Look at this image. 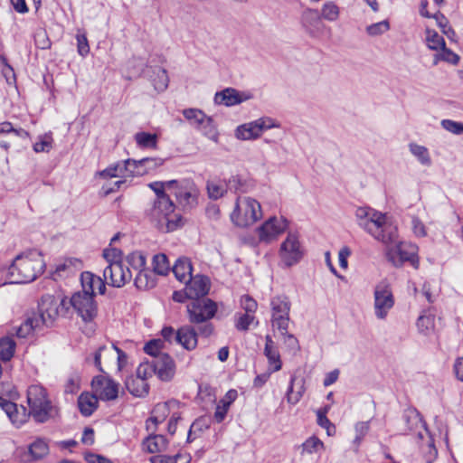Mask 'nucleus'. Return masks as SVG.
Listing matches in <instances>:
<instances>
[{
  "label": "nucleus",
  "mask_w": 463,
  "mask_h": 463,
  "mask_svg": "<svg viewBox=\"0 0 463 463\" xmlns=\"http://www.w3.org/2000/svg\"><path fill=\"white\" fill-rule=\"evenodd\" d=\"M358 225L383 243L396 241L397 227L388 222L382 213L369 207H359L355 211Z\"/></svg>",
  "instance_id": "1"
},
{
  "label": "nucleus",
  "mask_w": 463,
  "mask_h": 463,
  "mask_svg": "<svg viewBox=\"0 0 463 463\" xmlns=\"http://www.w3.org/2000/svg\"><path fill=\"white\" fill-rule=\"evenodd\" d=\"M358 225L383 243L396 241L397 227L388 222L382 213L369 207H359L355 211Z\"/></svg>",
  "instance_id": "2"
},
{
  "label": "nucleus",
  "mask_w": 463,
  "mask_h": 463,
  "mask_svg": "<svg viewBox=\"0 0 463 463\" xmlns=\"http://www.w3.org/2000/svg\"><path fill=\"white\" fill-rule=\"evenodd\" d=\"M45 268L43 255L36 250L18 255L8 268L12 283H28L41 275Z\"/></svg>",
  "instance_id": "3"
},
{
  "label": "nucleus",
  "mask_w": 463,
  "mask_h": 463,
  "mask_svg": "<svg viewBox=\"0 0 463 463\" xmlns=\"http://www.w3.org/2000/svg\"><path fill=\"white\" fill-rule=\"evenodd\" d=\"M150 222L162 232H171L183 226L182 216L175 213V205L171 199L154 201L146 210Z\"/></svg>",
  "instance_id": "4"
},
{
  "label": "nucleus",
  "mask_w": 463,
  "mask_h": 463,
  "mask_svg": "<svg viewBox=\"0 0 463 463\" xmlns=\"http://www.w3.org/2000/svg\"><path fill=\"white\" fill-rule=\"evenodd\" d=\"M186 309L190 323L198 325L199 335L203 337L211 336L214 326L210 320L217 313V304L210 298L194 299L187 304Z\"/></svg>",
  "instance_id": "5"
},
{
  "label": "nucleus",
  "mask_w": 463,
  "mask_h": 463,
  "mask_svg": "<svg viewBox=\"0 0 463 463\" xmlns=\"http://www.w3.org/2000/svg\"><path fill=\"white\" fill-rule=\"evenodd\" d=\"M27 403L29 416H33L37 422H45L52 415V405L47 398L45 389L40 385H31L27 390Z\"/></svg>",
  "instance_id": "6"
},
{
  "label": "nucleus",
  "mask_w": 463,
  "mask_h": 463,
  "mask_svg": "<svg viewBox=\"0 0 463 463\" xmlns=\"http://www.w3.org/2000/svg\"><path fill=\"white\" fill-rule=\"evenodd\" d=\"M262 217L260 203L251 197H238L231 220L239 227H247Z\"/></svg>",
  "instance_id": "7"
},
{
  "label": "nucleus",
  "mask_w": 463,
  "mask_h": 463,
  "mask_svg": "<svg viewBox=\"0 0 463 463\" xmlns=\"http://www.w3.org/2000/svg\"><path fill=\"white\" fill-rule=\"evenodd\" d=\"M66 304L65 298L59 300L52 295H45L42 297L38 305V312L33 315L42 326H51Z\"/></svg>",
  "instance_id": "8"
},
{
  "label": "nucleus",
  "mask_w": 463,
  "mask_h": 463,
  "mask_svg": "<svg viewBox=\"0 0 463 463\" xmlns=\"http://www.w3.org/2000/svg\"><path fill=\"white\" fill-rule=\"evenodd\" d=\"M271 323L281 335L287 334L291 303L286 295H277L270 299Z\"/></svg>",
  "instance_id": "9"
},
{
  "label": "nucleus",
  "mask_w": 463,
  "mask_h": 463,
  "mask_svg": "<svg viewBox=\"0 0 463 463\" xmlns=\"http://www.w3.org/2000/svg\"><path fill=\"white\" fill-rule=\"evenodd\" d=\"M279 127L280 124L276 119L269 117H262L237 127L235 136L241 140L257 139L263 131Z\"/></svg>",
  "instance_id": "10"
},
{
  "label": "nucleus",
  "mask_w": 463,
  "mask_h": 463,
  "mask_svg": "<svg viewBox=\"0 0 463 463\" xmlns=\"http://www.w3.org/2000/svg\"><path fill=\"white\" fill-rule=\"evenodd\" d=\"M374 314L378 319H385L394 306V297L387 280L376 284L373 291Z\"/></svg>",
  "instance_id": "11"
},
{
  "label": "nucleus",
  "mask_w": 463,
  "mask_h": 463,
  "mask_svg": "<svg viewBox=\"0 0 463 463\" xmlns=\"http://www.w3.org/2000/svg\"><path fill=\"white\" fill-rule=\"evenodd\" d=\"M385 244L389 246L387 250L388 260L394 266H402L406 261L414 262L417 252L416 245L400 241L398 236L395 241Z\"/></svg>",
  "instance_id": "12"
},
{
  "label": "nucleus",
  "mask_w": 463,
  "mask_h": 463,
  "mask_svg": "<svg viewBox=\"0 0 463 463\" xmlns=\"http://www.w3.org/2000/svg\"><path fill=\"white\" fill-rule=\"evenodd\" d=\"M69 303L85 322L91 321L97 315V305L91 293L87 291L76 292L72 295Z\"/></svg>",
  "instance_id": "13"
},
{
  "label": "nucleus",
  "mask_w": 463,
  "mask_h": 463,
  "mask_svg": "<svg viewBox=\"0 0 463 463\" xmlns=\"http://www.w3.org/2000/svg\"><path fill=\"white\" fill-rule=\"evenodd\" d=\"M173 194L184 209H192L197 205L199 191L194 182L190 180H176V184L173 187Z\"/></svg>",
  "instance_id": "14"
},
{
  "label": "nucleus",
  "mask_w": 463,
  "mask_h": 463,
  "mask_svg": "<svg viewBox=\"0 0 463 463\" xmlns=\"http://www.w3.org/2000/svg\"><path fill=\"white\" fill-rule=\"evenodd\" d=\"M288 227V221L283 217H270L257 229L259 241L270 243L283 233Z\"/></svg>",
  "instance_id": "15"
},
{
  "label": "nucleus",
  "mask_w": 463,
  "mask_h": 463,
  "mask_svg": "<svg viewBox=\"0 0 463 463\" xmlns=\"http://www.w3.org/2000/svg\"><path fill=\"white\" fill-rule=\"evenodd\" d=\"M281 261L287 266L290 267L301 260L303 251L296 234L288 233L286 240L281 243L279 251Z\"/></svg>",
  "instance_id": "16"
},
{
  "label": "nucleus",
  "mask_w": 463,
  "mask_h": 463,
  "mask_svg": "<svg viewBox=\"0 0 463 463\" xmlns=\"http://www.w3.org/2000/svg\"><path fill=\"white\" fill-rule=\"evenodd\" d=\"M103 277L108 284L121 288L131 279L132 274L121 261H112L104 269Z\"/></svg>",
  "instance_id": "17"
},
{
  "label": "nucleus",
  "mask_w": 463,
  "mask_h": 463,
  "mask_svg": "<svg viewBox=\"0 0 463 463\" xmlns=\"http://www.w3.org/2000/svg\"><path fill=\"white\" fill-rule=\"evenodd\" d=\"M95 395L102 401H113L118 398V383L105 375L95 376L91 382Z\"/></svg>",
  "instance_id": "18"
},
{
  "label": "nucleus",
  "mask_w": 463,
  "mask_h": 463,
  "mask_svg": "<svg viewBox=\"0 0 463 463\" xmlns=\"http://www.w3.org/2000/svg\"><path fill=\"white\" fill-rule=\"evenodd\" d=\"M154 373L165 382L170 381L175 373V364L168 354H159L151 361Z\"/></svg>",
  "instance_id": "19"
},
{
  "label": "nucleus",
  "mask_w": 463,
  "mask_h": 463,
  "mask_svg": "<svg viewBox=\"0 0 463 463\" xmlns=\"http://www.w3.org/2000/svg\"><path fill=\"white\" fill-rule=\"evenodd\" d=\"M253 95L250 91H240L233 88H226L217 92L214 97L216 104H223L226 107H232L251 99Z\"/></svg>",
  "instance_id": "20"
},
{
  "label": "nucleus",
  "mask_w": 463,
  "mask_h": 463,
  "mask_svg": "<svg viewBox=\"0 0 463 463\" xmlns=\"http://www.w3.org/2000/svg\"><path fill=\"white\" fill-rule=\"evenodd\" d=\"M184 283L189 299L192 300L204 298L210 290V280L203 275L192 276Z\"/></svg>",
  "instance_id": "21"
},
{
  "label": "nucleus",
  "mask_w": 463,
  "mask_h": 463,
  "mask_svg": "<svg viewBox=\"0 0 463 463\" xmlns=\"http://www.w3.org/2000/svg\"><path fill=\"white\" fill-rule=\"evenodd\" d=\"M104 353L109 354L111 358H114L115 354H117L118 370H121L127 364V354L115 345H111L110 346L101 345L93 354V364L102 373L104 371L101 366V355Z\"/></svg>",
  "instance_id": "22"
},
{
  "label": "nucleus",
  "mask_w": 463,
  "mask_h": 463,
  "mask_svg": "<svg viewBox=\"0 0 463 463\" xmlns=\"http://www.w3.org/2000/svg\"><path fill=\"white\" fill-rule=\"evenodd\" d=\"M0 407L16 427H20L28 420V414L24 406L18 408L15 403L0 397Z\"/></svg>",
  "instance_id": "23"
},
{
  "label": "nucleus",
  "mask_w": 463,
  "mask_h": 463,
  "mask_svg": "<svg viewBox=\"0 0 463 463\" xmlns=\"http://www.w3.org/2000/svg\"><path fill=\"white\" fill-rule=\"evenodd\" d=\"M198 334L193 326H184L176 331L175 342L188 351L194 350L198 345Z\"/></svg>",
  "instance_id": "24"
},
{
  "label": "nucleus",
  "mask_w": 463,
  "mask_h": 463,
  "mask_svg": "<svg viewBox=\"0 0 463 463\" xmlns=\"http://www.w3.org/2000/svg\"><path fill=\"white\" fill-rule=\"evenodd\" d=\"M80 279L82 285V291L91 293L92 297H94V294L96 292V286H99V293L101 295L105 293V282L101 279L100 277L95 276L90 272H83L81 274Z\"/></svg>",
  "instance_id": "25"
},
{
  "label": "nucleus",
  "mask_w": 463,
  "mask_h": 463,
  "mask_svg": "<svg viewBox=\"0 0 463 463\" xmlns=\"http://www.w3.org/2000/svg\"><path fill=\"white\" fill-rule=\"evenodd\" d=\"M12 136L17 137L22 139H27L30 137V134L25 129L19 128H14L12 123L5 121L0 123V146L5 149H8L9 142L7 140L3 139V136Z\"/></svg>",
  "instance_id": "26"
},
{
  "label": "nucleus",
  "mask_w": 463,
  "mask_h": 463,
  "mask_svg": "<svg viewBox=\"0 0 463 463\" xmlns=\"http://www.w3.org/2000/svg\"><path fill=\"white\" fill-rule=\"evenodd\" d=\"M98 396L89 392H83L78 398V407L80 413L85 416H90L98 408Z\"/></svg>",
  "instance_id": "27"
},
{
  "label": "nucleus",
  "mask_w": 463,
  "mask_h": 463,
  "mask_svg": "<svg viewBox=\"0 0 463 463\" xmlns=\"http://www.w3.org/2000/svg\"><path fill=\"white\" fill-rule=\"evenodd\" d=\"M173 273L177 280L185 282L188 279H192L193 267L191 261L187 258H179L173 266Z\"/></svg>",
  "instance_id": "28"
},
{
  "label": "nucleus",
  "mask_w": 463,
  "mask_h": 463,
  "mask_svg": "<svg viewBox=\"0 0 463 463\" xmlns=\"http://www.w3.org/2000/svg\"><path fill=\"white\" fill-rule=\"evenodd\" d=\"M167 439L164 435L150 433L143 441L144 449L148 453L160 452L166 449Z\"/></svg>",
  "instance_id": "29"
},
{
  "label": "nucleus",
  "mask_w": 463,
  "mask_h": 463,
  "mask_svg": "<svg viewBox=\"0 0 463 463\" xmlns=\"http://www.w3.org/2000/svg\"><path fill=\"white\" fill-rule=\"evenodd\" d=\"M125 385L128 391L136 397L146 396L149 391L147 383L136 376L128 377Z\"/></svg>",
  "instance_id": "30"
},
{
  "label": "nucleus",
  "mask_w": 463,
  "mask_h": 463,
  "mask_svg": "<svg viewBox=\"0 0 463 463\" xmlns=\"http://www.w3.org/2000/svg\"><path fill=\"white\" fill-rule=\"evenodd\" d=\"M156 284L155 273L147 269L139 270L135 278V286L139 289L146 290L154 288Z\"/></svg>",
  "instance_id": "31"
},
{
  "label": "nucleus",
  "mask_w": 463,
  "mask_h": 463,
  "mask_svg": "<svg viewBox=\"0 0 463 463\" xmlns=\"http://www.w3.org/2000/svg\"><path fill=\"white\" fill-rule=\"evenodd\" d=\"M252 187L250 181L241 178L239 175H234L229 178L226 182V189L233 193H247Z\"/></svg>",
  "instance_id": "32"
},
{
  "label": "nucleus",
  "mask_w": 463,
  "mask_h": 463,
  "mask_svg": "<svg viewBox=\"0 0 463 463\" xmlns=\"http://www.w3.org/2000/svg\"><path fill=\"white\" fill-rule=\"evenodd\" d=\"M43 326L37 322L36 317L32 315L22 325L15 328V334L20 338L28 336L33 331L41 329Z\"/></svg>",
  "instance_id": "33"
},
{
  "label": "nucleus",
  "mask_w": 463,
  "mask_h": 463,
  "mask_svg": "<svg viewBox=\"0 0 463 463\" xmlns=\"http://www.w3.org/2000/svg\"><path fill=\"white\" fill-rule=\"evenodd\" d=\"M297 381H298V379L296 376H291L289 386L288 388L287 394H286L288 402L292 405L297 404L300 401V399L304 393V391H305L304 385H303V380L301 379L298 383V384L299 385L298 388V391L294 392V385L296 384Z\"/></svg>",
  "instance_id": "34"
},
{
  "label": "nucleus",
  "mask_w": 463,
  "mask_h": 463,
  "mask_svg": "<svg viewBox=\"0 0 463 463\" xmlns=\"http://www.w3.org/2000/svg\"><path fill=\"white\" fill-rule=\"evenodd\" d=\"M176 184V180H170L165 182H153L148 184L149 188L152 189L156 197L154 201H162L163 199H170L165 194V189L173 190L174 184Z\"/></svg>",
  "instance_id": "35"
},
{
  "label": "nucleus",
  "mask_w": 463,
  "mask_h": 463,
  "mask_svg": "<svg viewBox=\"0 0 463 463\" xmlns=\"http://www.w3.org/2000/svg\"><path fill=\"white\" fill-rule=\"evenodd\" d=\"M425 33L427 45L430 50L439 52L446 46L444 38L436 31L428 28Z\"/></svg>",
  "instance_id": "36"
},
{
  "label": "nucleus",
  "mask_w": 463,
  "mask_h": 463,
  "mask_svg": "<svg viewBox=\"0 0 463 463\" xmlns=\"http://www.w3.org/2000/svg\"><path fill=\"white\" fill-rule=\"evenodd\" d=\"M155 77L152 78V82L155 89L157 91H164L167 89L169 83V78L167 71L161 68L156 67L154 71Z\"/></svg>",
  "instance_id": "37"
},
{
  "label": "nucleus",
  "mask_w": 463,
  "mask_h": 463,
  "mask_svg": "<svg viewBox=\"0 0 463 463\" xmlns=\"http://www.w3.org/2000/svg\"><path fill=\"white\" fill-rule=\"evenodd\" d=\"M135 140L141 148H156L157 145V136L147 132L137 133Z\"/></svg>",
  "instance_id": "38"
},
{
  "label": "nucleus",
  "mask_w": 463,
  "mask_h": 463,
  "mask_svg": "<svg viewBox=\"0 0 463 463\" xmlns=\"http://www.w3.org/2000/svg\"><path fill=\"white\" fill-rule=\"evenodd\" d=\"M405 420L410 431H415L420 439H422L421 430H425L424 423L420 415L416 412H411L405 415Z\"/></svg>",
  "instance_id": "39"
},
{
  "label": "nucleus",
  "mask_w": 463,
  "mask_h": 463,
  "mask_svg": "<svg viewBox=\"0 0 463 463\" xmlns=\"http://www.w3.org/2000/svg\"><path fill=\"white\" fill-rule=\"evenodd\" d=\"M15 342L10 337L0 339V359L9 361L14 354Z\"/></svg>",
  "instance_id": "40"
},
{
  "label": "nucleus",
  "mask_w": 463,
  "mask_h": 463,
  "mask_svg": "<svg viewBox=\"0 0 463 463\" xmlns=\"http://www.w3.org/2000/svg\"><path fill=\"white\" fill-rule=\"evenodd\" d=\"M170 269L167 257L164 253H159L153 258V270L154 273L165 276Z\"/></svg>",
  "instance_id": "41"
},
{
  "label": "nucleus",
  "mask_w": 463,
  "mask_h": 463,
  "mask_svg": "<svg viewBox=\"0 0 463 463\" xmlns=\"http://www.w3.org/2000/svg\"><path fill=\"white\" fill-rule=\"evenodd\" d=\"M197 128L209 139L213 140L215 142L217 141L218 133L212 118L206 116L203 122L199 124Z\"/></svg>",
  "instance_id": "42"
},
{
  "label": "nucleus",
  "mask_w": 463,
  "mask_h": 463,
  "mask_svg": "<svg viewBox=\"0 0 463 463\" xmlns=\"http://www.w3.org/2000/svg\"><path fill=\"white\" fill-rule=\"evenodd\" d=\"M264 354L269 361L270 373L278 372L281 369L282 362L280 360V354L277 347L264 349Z\"/></svg>",
  "instance_id": "43"
},
{
  "label": "nucleus",
  "mask_w": 463,
  "mask_h": 463,
  "mask_svg": "<svg viewBox=\"0 0 463 463\" xmlns=\"http://www.w3.org/2000/svg\"><path fill=\"white\" fill-rule=\"evenodd\" d=\"M440 61L457 64L459 61V56L445 46L434 55L433 64L437 65Z\"/></svg>",
  "instance_id": "44"
},
{
  "label": "nucleus",
  "mask_w": 463,
  "mask_h": 463,
  "mask_svg": "<svg viewBox=\"0 0 463 463\" xmlns=\"http://www.w3.org/2000/svg\"><path fill=\"white\" fill-rule=\"evenodd\" d=\"M53 138L51 132L39 136V141L33 146L35 153H48L52 148Z\"/></svg>",
  "instance_id": "45"
},
{
  "label": "nucleus",
  "mask_w": 463,
  "mask_h": 463,
  "mask_svg": "<svg viewBox=\"0 0 463 463\" xmlns=\"http://www.w3.org/2000/svg\"><path fill=\"white\" fill-rule=\"evenodd\" d=\"M433 18L436 20L438 26L441 29L442 33L449 38L453 39L456 36L454 29L449 25L448 18L441 14L437 12L433 14Z\"/></svg>",
  "instance_id": "46"
},
{
  "label": "nucleus",
  "mask_w": 463,
  "mask_h": 463,
  "mask_svg": "<svg viewBox=\"0 0 463 463\" xmlns=\"http://www.w3.org/2000/svg\"><path fill=\"white\" fill-rule=\"evenodd\" d=\"M410 151L422 165H430L431 164L428 149L425 146L417 144H411Z\"/></svg>",
  "instance_id": "47"
},
{
  "label": "nucleus",
  "mask_w": 463,
  "mask_h": 463,
  "mask_svg": "<svg viewBox=\"0 0 463 463\" xmlns=\"http://www.w3.org/2000/svg\"><path fill=\"white\" fill-rule=\"evenodd\" d=\"M301 453L313 454L324 448V443L316 436L308 438L302 445Z\"/></svg>",
  "instance_id": "48"
},
{
  "label": "nucleus",
  "mask_w": 463,
  "mask_h": 463,
  "mask_svg": "<svg viewBox=\"0 0 463 463\" xmlns=\"http://www.w3.org/2000/svg\"><path fill=\"white\" fill-rule=\"evenodd\" d=\"M29 451L34 459H39L48 454L49 448L44 440L37 439L30 445Z\"/></svg>",
  "instance_id": "49"
},
{
  "label": "nucleus",
  "mask_w": 463,
  "mask_h": 463,
  "mask_svg": "<svg viewBox=\"0 0 463 463\" xmlns=\"http://www.w3.org/2000/svg\"><path fill=\"white\" fill-rule=\"evenodd\" d=\"M184 117L195 128L199 126L206 117V115L197 109H186L183 110Z\"/></svg>",
  "instance_id": "50"
},
{
  "label": "nucleus",
  "mask_w": 463,
  "mask_h": 463,
  "mask_svg": "<svg viewBox=\"0 0 463 463\" xmlns=\"http://www.w3.org/2000/svg\"><path fill=\"white\" fill-rule=\"evenodd\" d=\"M120 162L124 177L142 175L143 171H136L138 167L139 160L127 159Z\"/></svg>",
  "instance_id": "51"
},
{
  "label": "nucleus",
  "mask_w": 463,
  "mask_h": 463,
  "mask_svg": "<svg viewBox=\"0 0 463 463\" xmlns=\"http://www.w3.org/2000/svg\"><path fill=\"white\" fill-rule=\"evenodd\" d=\"M164 347V342L161 339H152L147 342L144 346V351L146 354L151 355L153 359H156V355L164 354L162 352Z\"/></svg>",
  "instance_id": "52"
},
{
  "label": "nucleus",
  "mask_w": 463,
  "mask_h": 463,
  "mask_svg": "<svg viewBox=\"0 0 463 463\" xmlns=\"http://www.w3.org/2000/svg\"><path fill=\"white\" fill-rule=\"evenodd\" d=\"M321 14L327 21H335L339 16V8L333 2H327L323 5Z\"/></svg>",
  "instance_id": "53"
},
{
  "label": "nucleus",
  "mask_w": 463,
  "mask_h": 463,
  "mask_svg": "<svg viewBox=\"0 0 463 463\" xmlns=\"http://www.w3.org/2000/svg\"><path fill=\"white\" fill-rule=\"evenodd\" d=\"M98 175L102 178H113L123 176V171L121 166V162L118 161L115 164L109 165L102 171H99Z\"/></svg>",
  "instance_id": "54"
},
{
  "label": "nucleus",
  "mask_w": 463,
  "mask_h": 463,
  "mask_svg": "<svg viewBox=\"0 0 463 463\" xmlns=\"http://www.w3.org/2000/svg\"><path fill=\"white\" fill-rule=\"evenodd\" d=\"M207 191L210 198L217 200L223 196L224 193L227 191L226 184L224 185L217 182H208Z\"/></svg>",
  "instance_id": "55"
},
{
  "label": "nucleus",
  "mask_w": 463,
  "mask_h": 463,
  "mask_svg": "<svg viewBox=\"0 0 463 463\" xmlns=\"http://www.w3.org/2000/svg\"><path fill=\"white\" fill-rule=\"evenodd\" d=\"M390 29V24L387 20H383L373 24H370L366 27V33L370 36H378Z\"/></svg>",
  "instance_id": "56"
},
{
  "label": "nucleus",
  "mask_w": 463,
  "mask_h": 463,
  "mask_svg": "<svg viewBox=\"0 0 463 463\" xmlns=\"http://www.w3.org/2000/svg\"><path fill=\"white\" fill-rule=\"evenodd\" d=\"M128 263L135 269H144L146 265V257L138 251L132 252L127 257Z\"/></svg>",
  "instance_id": "57"
},
{
  "label": "nucleus",
  "mask_w": 463,
  "mask_h": 463,
  "mask_svg": "<svg viewBox=\"0 0 463 463\" xmlns=\"http://www.w3.org/2000/svg\"><path fill=\"white\" fill-rule=\"evenodd\" d=\"M255 317L251 314H239L236 316L235 327L239 331H247Z\"/></svg>",
  "instance_id": "58"
},
{
  "label": "nucleus",
  "mask_w": 463,
  "mask_h": 463,
  "mask_svg": "<svg viewBox=\"0 0 463 463\" xmlns=\"http://www.w3.org/2000/svg\"><path fill=\"white\" fill-rule=\"evenodd\" d=\"M175 404H176L175 401H169L166 402L157 403L154 407L152 412L154 414H156V416H158L159 419L165 420V419L168 417V415L170 413V406L175 405Z\"/></svg>",
  "instance_id": "59"
},
{
  "label": "nucleus",
  "mask_w": 463,
  "mask_h": 463,
  "mask_svg": "<svg viewBox=\"0 0 463 463\" xmlns=\"http://www.w3.org/2000/svg\"><path fill=\"white\" fill-rule=\"evenodd\" d=\"M370 426L369 421H360L355 424V437L354 439V443L356 446H359L362 442L364 436L369 431Z\"/></svg>",
  "instance_id": "60"
},
{
  "label": "nucleus",
  "mask_w": 463,
  "mask_h": 463,
  "mask_svg": "<svg viewBox=\"0 0 463 463\" xmlns=\"http://www.w3.org/2000/svg\"><path fill=\"white\" fill-rule=\"evenodd\" d=\"M241 307L246 314L253 315L257 310L258 304L251 297L244 295L241 298Z\"/></svg>",
  "instance_id": "61"
},
{
  "label": "nucleus",
  "mask_w": 463,
  "mask_h": 463,
  "mask_svg": "<svg viewBox=\"0 0 463 463\" xmlns=\"http://www.w3.org/2000/svg\"><path fill=\"white\" fill-rule=\"evenodd\" d=\"M441 126L443 127V128H445L450 133L456 135L463 133V123L453 121L450 119H443L441 121Z\"/></svg>",
  "instance_id": "62"
},
{
  "label": "nucleus",
  "mask_w": 463,
  "mask_h": 463,
  "mask_svg": "<svg viewBox=\"0 0 463 463\" xmlns=\"http://www.w3.org/2000/svg\"><path fill=\"white\" fill-rule=\"evenodd\" d=\"M327 408L324 410H319L317 411V424L324 429H326L327 434L331 435L330 430H335V426L332 425L328 418L326 417Z\"/></svg>",
  "instance_id": "63"
},
{
  "label": "nucleus",
  "mask_w": 463,
  "mask_h": 463,
  "mask_svg": "<svg viewBox=\"0 0 463 463\" xmlns=\"http://www.w3.org/2000/svg\"><path fill=\"white\" fill-rule=\"evenodd\" d=\"M411 229L417 237H425L427 231L424 223L416 216L411 219Z\"/></svg>",
  "instance_id": "64"
}]
</instances>
